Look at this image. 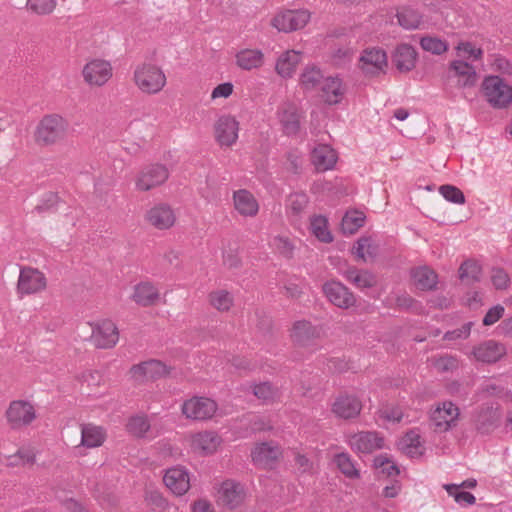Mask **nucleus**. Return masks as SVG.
I'll use <instances>...</instances> for the list:
<instances>
[{"mask_svg": "<svg viewBox=\"0 0 512 512\" xmlns=\"http://www.w3.org/2000/svg\"><path fill=\"white\" fill-rule=\"evenodd\" d=\"M417 53L413 46L400 44L392 56V62L400 72L411 71L416 64Z\"/></svg>", "mask_w": 512, "mask_h": 512, "instance_id": "c756f323", "label": "nucleus"}, {"mask_svg": "<svg viewBox=\"0 0 512 512\" xmlns=\"http://www.w3.org/2000/svg\"><path fill=\"white\" fill-rule=\"evenodd\" d=\"M281 454L280 447L274 442H263L252 450V461L261 468H272Z\"/></svg>", "mask_w": 512, "mask_h": 512, "instance_id": "412c9836", "label": "nucleus"}, {"mask_svg": "<svg viewBox=\"0 0 512 512\" xmlns=\"http://www.w3.org/2000/svg\"><path fill=\"white\" fill-rule=\"evenodd\" d=\"M211 305L219 311H228L233 304L232 296L225 290L210 293Z\"/></svg>", "mask_w": 512, "mask_h": 512, "instance_id": "3c124183", "label": "nucleus"}, {"mask_svg": "<svg viewBox=\"0 0 512 512\" xmlns=\"http://www.w3.org/2000/svg\"><path fill=\"white\" fill-rule=\"evenodd\" d=\"M505 309L502 305L497 304L491 307L483 318V325L491 326L499 321L504 315Z\"/></svg>", "mask_w": 512, "mask_h": 512, "instance_id": "680f3d73", "label": "nucleus"}, {"mask_svg": "<svg viewBox=\"0 0 512 512\" xmlns=\"http://www.w3.org/2000/svg\"><path fill=\"white\" fill-rule=\"evenodd\" d=\"M459 416V408L452 402H444L431 414L430 421L437 432H446L456 425Z\"/></svg>", "mask_w": 512, "mask_h": 512, "instance_id": "2eb2a0df", "label": "nucleus"}, {"mask_svg": "<svg viewBox=\"0 0 512 512\" xmlns=\"http://www.w3.org/2000/svg\"><path fill=\"white\" fill-rule=\"evenodd\" d=\"M150 429V423L146 415H135L128 419L126 430L137 438L145 437Z\"/></svg>", "mask_w": 512, "mask_h": 512, "instance_id": "79ce46f5", "label": "nucleus"}, {"mask_svg": "<svg viewBox=\"0 0 512 512\" xmlns=\"http://www.w3.org/2000/svg\"><path fill=\"white\" fill-rule=\"evenodd\" d=\"M372 247V240L368 237L360 238L356 245L353 248V253L356 255L359 259H362L363 261H367V257H365V249Z\"/></svg>", "mask_w": 512, "mask_h": 512, "instance_id": "338daca9", "label": "nucleus"}, {"mask_svg": "<svg viewBox=\"0 0 512 512\" xmlns=\"http://www.w3.org/2000/svg\"><path fill=\"white\" fill-rule=\"evenodd\" d=\"M322 291L333 305L341 309H349L356 304V297L348 287L337 280H330L323 284Z\"/></svg>", "mask_w": 512, "mask_h": 512, "instance_id": "f8f14e48", "label": "nucleus"}, {"mask_svg": "<svg viewBox=\"0 0 512 512\" xmlns=\"http://www.w3.org/2000/svg\"><path fill=\"white\" fill-rule=\"evenodd\" d=\"M168 177L169 171L165 165H148L139 172L135 186L137 190L146 192L165 183Z\"/></svg>", "mask_w": 512, "mask_h": 512, "instance_id": "9d476101", "label": "nucleus"}, {"mask_svg": "<svg viewBox=\"0 0 512 512\" xmlns=\"http://www.w3.org/2000/svg\"><path fill=\"white\" fill-rule=\"evenodd\" d=\"M471 323H465L460 328L454 329L452 331H447L444 334V339L447 341H453L457 339H466L470 335L471 331Z\"/></svg>", "mask_w": 512, "mask_h": 512, "instance_id": "0e129e2a", "label": "nucleus"}, {"mask_svg": "<svg viewBox=\"0 0 512 512\" xmlns=\"http://www.w3.org/2000/svg\"><path fill=\"white\" fill-rule=\"evenodd\" d=\"M310 230L312 234L323 243H330L333 240L328 230V221L322 215H315L311 218Z\"/></svg>", "mask_w": 512, "mask_h": 512, "instance_id": "a19ab883", "label": "nucleus"}, {"mask_svg": "<svg viewBox=\"0 0 512 512\" xmlns=\"http://www.w3.org/2000/svg\"><path fill=\"white\" fill-rule=\"evenodd\" d=\"M443 487L459 504L466 503L468 505H473L476 501V498L472 493L459 491V486L457 484H445Z\"/></svg>", "mask_w": 512, "mask_h": 512, "instance_id": "603ef678", "label": "nucleus"}, {"mask_svg": "<svg viewBox=\"0 0 512 512\" xmlns=\"http://www.w3.org/2000/svg\"><path fill=\"white\" fill-rule=\"evenodd\" d=\"M311 14L306 9L286 10L278 13L271 21V25L280 32H291L302 29L310 20Z\"/></svg>", "mask_w": 512, "mask_h": 512, "instance_id": "6e6552de", "label": "nucleus"}, {"mask_svg": "<svg viewBox=\"0 0 512 512\" xmlns=\"http://www.w3.org/2000/svg\"><path fill=\"white\" fill-rule=\"evenodd\" d=\"M112 75L110 62L103 59H93L82 69L84 81L90 86L101 87L111 79Z\"/></svg>", "mask_w": 512, "mask_h": 512, "instance_id": "9b49d317", "label": "nucleus"}, {"mask_svg": "<svg viewBox=\"0 0 512 512\" xmlns=\"http://www.w3.org/2000/svg\"><path fill=\"white\" fill-rule=\"evenodd\" d=\"M320 88L322 91V98L328 105L339 104L343 100L347 91L343 80L338 76L325 77Z\"/></svg>", "mask_w": 512, "mask_h": 512, "instance_id": "bb28decb", "label": "nucleus"}, {"mask_svg": "<svg viewBox=\"0 0 512 512\" xmlns=\"http://www.w3.org/2000/svg\"><path fill=\"white\" fill-rule=\"evenodd\" d=\"M334 462L338 469L350 479H357L360 477L359 470L355 467V463L348 453H339L334 457Z\"/></svg>", "mask_w": 512, "mask_h": 512, "instance_id": "37998d69", "label": "nucleus"}, {"mask_svg": "<svg viewBox=\"0 0 512 512\" xmlns=\"http://www.w3.org/2000/svg\"><path fill=\"white\" fill-rule=\"evenodd\" d=\"M146 220L153 227L159 230H165L174 225L176 216L169 205L158 204L148 210Z\"/></svg>", "mask_w": 512, "mask_h": 512, "instance_id": "cd10ccee", "label": "nucleus"}, {"mask_svg": "<svg viewBox=\"0 0 512 512\" xmlns=\"http://www.w3.org/2000/svg\"><path fill=\"white\" fill-rule=\"evenodd\" d=\"M136 380H155L169 373L165 364L158 360H149L132 366L130 370Z\"/></svg>", "mask_w": 512, "mask_h": 512, "instance_id": "5701e85b", "label": "nucleus"}, {"mask_svg": "<svg viewBox=\"0 0 512 512\" xmlns=\"http://www.w3.org/2000/svg\"><path fill=\"white\" fill-rule=\"evenodd\" d=\"M411 276L417 288L423 291L433 290L436 288L438 277L430 268L423 266L412 270Z\"/></svg>", "mask_w": 512, "mask_h": 512, "instance_id": "e433bc0d", "label": "nucleus"}, {"mask_svg": "<svg viewBox=\"0 0 512 512\" xmlns=\"http://www.w3.org/2000/svg\"><path fill=\"white\" fill-rule=\"evenodd\" d=\"M163 481L178 496L184 495L190 488L189 473L181 466L167 469Z\"/></svg>", "mask_w": 512, "mask_h": 512, "instance_id": "4be33fe9", "label": "nucleus"}, {"mask_svg": "<svg viewBox=\"0 0 512 512\" xmlns=\"http://www.w3.org/2000/svg\"><path fill=\"white\" fill-rule=\"evenodd\" d=\"M58 202V195L53 192H48L42 197L39 204L35 206L34 210L39 214L55 212L57 210Z\"/></svg>", "mask_w": 512, "mask_h": 512, "instance_id": "5fc2aeb1", "label": "nucleus"}, {"mask_svg": "<svg viewBox=\"0 0 512 512\" xmlns=\"http://www.w3.org/2000/svg\"><path fill=\"white\" fill-rule=\"evenodd\" d=\"M342 275L345 279L358 289L373 288L377 284V277L372 272L357 267H349Z\"/></svg>", "mask_w": 512, "mask_h": 512, "instance_id": "7c9ffc66", "label": "nucleus"}, {"mask_svg": "<svg viewBox=\"0 0 512 512\" xmlns=\"http://www.w3.org/2000/svg\"><path fill=\"white\" fill-rule=\"evenodd\" d=\"M234 207L239 214L245 217H254L259 210V204L251 192L240 189L233 194Z\"/></svg>", "mask_w": 512, "mask_h": 512, "instance_id": "c85d7f7f", "label": "nucleus"}, {"mask_svg": "<svg viewBox=\"0 0 512 512\" xmlns=\"http://www.w3.org/2000/svg\"><path fill=\"white\" fill-rule=\"evenodd\" d=\"M11 458L13 459V461L10 462L11 465L32 464L35 461L34 453L27 449H19Z\"/></svg>", "mask_w": 512, "mask_h": 512, "instance_id": "69168bd1", "label": "nucleus"}, {"mask_svg": "<svg viewBox=\"0 0 512 512\" xmlns=\"http://www.w3.org/2000/svg\"><path fill=\"white\" fill-rule=\"evenodd\" d=\"M217 403L207 397H193L182 405V413L188 418L197 421L211 419L217 411Z\"/></svg>", "mask_w": 512, "mask_h": 512, "instance_id": "1a4fd4ad", "label": "nucleus"}, {"mask_svg": "<svg viewBox=\"0 0 512 512\" xmlns=\"http://www.w3.org/2000/svg\"><path fill=\"white\" fill-rule=\"evenodd\" d=\"M239 123L230 116L219 117L215 123V138L220 146H232L238 139Z\"/></svg>", "mask_w": 512, "mask_h": 512, "instance_id": "6ab92c4d", "label": "nucleus"}, {"mask_svg": "<svg viewBox=\"0 0 512 512\" xmlns=\"http://www.w3.org/2000/svg\"><path fill=\"white\" fill-rule=\"evenodd\" d=\"M132 298L138 305L148 307L159 299V291L152 283L141 282L135 286Z\"/></svg>", "mask_w": 512, "mask_h": 512, "instance_id": "f704fd0d", "label": "nucleus"}, {"mask_svg": "<svg viewBox=\"0 0 512 512\" xmlns=\"http://www.w3.org/2000/svg\"><path fill=\"white\" fill-rule=\"evenodd\" d=\"M253 394L264 403L275 401L278 397V390L269 382L254 385Z\"/></svg>", "mask_w": 512, "mask_h": 512, "instance_id": "09e8293b", "label": "nucleus"}, {"mask_svg": "<svg viewBox=\"0 0 512 512\" xmlns=\"http://www.w3.org/2000/svg\"><path fill=\"white\" fill-rule=\"evenodd\" d=\"M302 53L295 50H288L282 53L276 61L275 70L283 78H291L295 73L297 65L301 62Z\"/></svg>", "mask_w": 512, "mask_h": 512, "instance_id": "2f4dec72", "label": "nucleus"}, {"mask_svg": "<svg viewBox=\"0 0 512 512\" xmlns=\"http://www.w3.org/2000/svg\"><path fill=\"white\" fill-rule=\"evenodd\" d=\"M363 408L361 399L347 392L340 393L331 404V412L336 418L342 420L356 419Z\"/></svg>", "mask_w": 512, "mask_h": 512, "instance_id": "423d86ee", "label": "nucleus"}, {"mask_svg": "<svg viewBox=\"0 0 512 512\" xmlns=\"http://www.w3.org/2000/svg\"><path fill=\"white\" fill-rule=\"evenodd\" d=\"M403 445L406 453L410 457L422 455L420 435L416 431H409L403 437Z\"/></svg>", "mask_w": 512, "mask_h": 512, "instance_id": "8fccbe9b", "label": "nucleus"}, {"mask_svg": "<svg viewBox=\"0 0 512 512\" xmlns=\"http://www.w3.org/2000/svg\"><path fill=\"white\" fill-rule=\"evenodd\" d=\"M337 159L336 151L328 144H318L311 151V162L318 172L333 169Z\"/></svg>", "mask_w": 512, "mask_h": 512, "instance_id": "a878e982", "label": "nucleus"}, {"mask_svg": "<svg viewBox=\"0 0 512 512\" xmlns=\"http://www.w3.org/2000/svg\"><path fill=\"white\" fill-rule=\"evenodd\" d=\"M350 448L356 453L371 454L384 448L385 439L376 431H361L348 436Z\"/></svg>", "mask_w": 512, "mask_h": 512, "instance_id": "0eeeda50", "label": "nucleus"}, {"mask_svg": "<svg viewBox=\"0 0 512 512\" xmlns=\"http://www.w3.org/2000/svg\"><path fill=\"white\" fill-rule=\"evenodd\" d=\"M26 6L35 14L48 15L55 9L56 0H27Z\"/></svg>", "mask_w": 512, "mask_h": 512, "instance_id": "864d4df0", "label": "nucleus"}, {"mask_svg": "<svg viewBox=\"0 0 512 512\" xmlns=\"http://www.w3.org/2000/svg\"><path fill=\"white\" fill-rule=\"evenodd\" d=\"M398 24L405 30L428 28V22L423 14L409 5L401 6L396 13Z\"/></svg>", "mask_w": 512, "mask_h": 512, "instance_id": "b1692460", "label": "nucleus"}, {"mask_svg": "<svg viewBox=\"0 0 512 512\" xmlns=\"http://www.w3.org/2000/svg\"><path fill=\"white\" fill-rule=\"evenodd\" d=\"M491 282L495 289L497 290H506L510 286V276L509 274L501 267H494L491 270Z\"/></svg>", "mask_w": 512, "mask_h": 512, "instance_id": "6e6d98bb", "label": "nucleus"}, {"mask_svg": "<svg viewBox=\"0 0 512 512\" xmlns=\"http://www.w3.org/2000/svg\"><path fill=\"white\" fill-rule=\"evenodd\" d=\"M193 447L205 454L214 452L218 445V437L213 432L198 433L193 437Z\"/></svg>", "mask_w": 512, "mask_h": 512, "instance_id": "ea45409f", "label": "nucleus"}, {"mask_svg": "<svg viewBox=\"0 0 512 512\" xmlns=\"http://www.w3.org/2000/svg\"><path fill=\"white\" fill-rule=\"evenodd\" d=\"M320 336V332L316 326L306 320H298L294 322L290 337L292 342L299 347H314L315 340Z\"/></svg>", "mask_w": 512, "mask_h": 512, "instance_id": "f3484780", "label": "nucleus"}, {"mask_svg": "<svg viewBox=\"0 0 512 512\" xmlns=\"http://www.w3.org/2000/svg\"><path fill=\"white\" fill-rule=\"evenodd\" d=\"M357 66L365 77L378 76L385 72L387 54L381 48H367L362 51Z\"/></svg>", "mask_w": 512, "mask_h": 512, "instance_id": "39448f33", "label": "nucleus"}, {"mask_svg": "<svg viewBox=\"0 0 512 512\" xmlns=\"http://www.w3.org/2000/svg\"><path fill=\"white\" fill-rule=\"evenodd\" d=\"M119 333L116 325L110 320H103L92 330L91 341L100 349H109L116 345Z\"/></svg>", "mask_w": 512, "mask_h": 512, "instance_id": "dca6fc26", "label": "nucleus"}, {"mask_svg": "<svg viewBox=\"0 0 512 512\" xmlns=\"http://www.w3.org/2000/svg\"><path fill=\"white\" fill-rule=\"evenodd\" d=\"M501 419V411L499 405L482 404L479 406L474 415L473 422L475 428L481 434H488L498 427Z\"/></svg>", "mask_w": 512, "mask_h": 512, "instance_id": "ddd939ff", "label": "nucleus"}, {"mask_svg": "<svg viewBox=\"0 0 512 512\" xmlns=\"http://www.w3.org/2000/svg\"><path fill=\"white\" fill-rule=\"evenodd\" d=\"M105 436L102 427L86 424L81 429V444L87 448L99 447L105 441Z\"/></svg>", "mask_w": 512, "mask_h": 512, "instance_id": "4c0bfd02", "label": "nucleus"}, {"mask_svg": "<svg viewBox=\"0 0 512 512\" xmlns=\"http://www.w3.org/2000/svg\"><path fill=\"white\" fill-rule=\"evenodd\" d=\"M420 46L423 50L435 55H441L448 49L446 41L437 37L424 36L420 39Z\"/></svg>", "mask_w": 512, "mask_h": 512, "instance_id": "de8ad7c7", "label": "nucleus"}, {"mask_svg": "<svg viewBox=\"0 0 512 512\" xmlns=\"http://www.w3.org/2000/svg\"><path fill=\"white\" fill-rule=\"evenodd\" d=\"M5 416L10 428L19 430L30 425L36 419V411L30 402L14 400L10 402Z\"/></svg>", "mask_w": 512, "mask_h": 512, "instance_id": "20e7f679", "label": "nucleus"}, {"mask_svg": "<svg viewBox=\"0 0 512 512\" xmlns=\"http://www.w3.org/2000/svg\"><path fill=\"white\" fill-rule=\"evenodd\" d=\"M135 86L144 94L155 95L163 90L167 83L164 71L152 63H142L133 72Z\"/></svg>", "mask_w": 512, "mask_h": 512, "instance_id": "7ed1b4c3", "label": "nucleus"}, {"mask_svg": "<svg viewBox=\"0 0 512 512\" xmlns=\"http://www.w3.org/2000/svg\"><path fill=\"white\" fill-rule=\"evenodd\" d=\"M450 71L458 78L460 87H472L477 80L475 67L465 61L455 60L450 63Z\"/></svg>", "mask_w": 512, "mask_h": 512, "instance_id": "473e14b6", "label": "nucleus"}, {"mask_svg": "<svg viewBox=\"0 0 512 512\" xmlns=\"http://www.w3.org/2000/svg\"><path fill=\"white\" fill-rule=\"evenodd\" d=\"M459 277L468 283L479 282L481 279V266L474 260H466L459 267Z\"/></svg>", "mask_w": 512, "mask_h": 512, "instance_id": "c03bdc74", "label": "nucleus"}, {"mask_svg": "<svg viewBox=\"0 0 512 512\" xmlns=\"http://www.w3.org/2000/svg\"><path fill=\"white\" fill-rule=\"evenodd\" d=\"M245 496L243 485L233 480L224 481L218 490V502L230 509L239 507Z\"/></svg>", "mask_w": 512, "mask_h": 512, "instance_id": "a211bd4d", "label": "nucleus"}, {"mask_svg": "<svg viewBox=\"0 0 512 512\" xmlns=\"http://www.w3.org/2000/svg\"><path fill=\"white\" fill-rule=\"evenodd\" d=\"M440 194L449 202L454 204H464L465 196L463 192L453 185H442L439 187Z\"/></svg>", "mask_w": 512, "mask_h": 512, "instance_id": "4d7b16f0", "label": "nucleus"}, {"mask_svg": "<svg viewBox=\"0 0 512 512\" xmlns=\"http://www.w3.org/2000/svg\"><path fill=\"white\" fill-rule=\"evenodd\" d=\"M365 217L362 213H346L342 219L341 229L345 234H354L364 225Z\"/></svg>", "mask_w": 512, "mask_h": 512, "instance_id": "49530a36", "label": "nucleus"}, {"mask_svg": "<svg viewBox=\"0 0 512 512\" xmlns=\"http://www.w3.org/2000/svg\"><path fill=\"white\" fill-rule=\"evenodd\" d=\"M232 93H233V84L230 82H225V83L219 84L218 86H216L213 89L211 97L213 99L220 98V97L227 98Z\"/></svg>", "mask_w": 512, "mask_h": 512, "instance_id": "774afa93", "label": "nucleus"}, {"mask_svg": "<svg viewBox=\"0 0 512 512\" xmlns=\"http://www.w3.org/2000/svg\"><path fill=\"white\" fill-rule=\"evenodd\" d=\"M431 366L439 373L454 372L459 367V360L452 355L434 356L430 359Z\"/></svg>", "mask_w": 512, "mask_h": 512, "instance_id": "a18cd8bd", "label": "nucleus"}, {"mask_svg": "<svg viewBox=\"0 0 512 512\" xmlns=\"http://www.w3.org/2000/svg\"><path fill=\"white\" fill-rule=\"evenodd\" d=\"M457 50L460 55H467L472 57L474 60L481 59L483 56V50L476 48L471 42H461L457 46Z\"/></svg>", "mask_w": 512, "mask_h": 512, "instance_id": "e2e57ef3", "label": "nucleus"}, {"mask_svg": "<svg viewBox=\"0 0 512 512\" xmlns=\"http://www.w3.org/2000/svg\"><path fill=\"white\" fill-rule=\"evenodd\" d=\"M490 69L502 78L512 82V61L499 53L488 55Z\"/></svg>", "mask_w": 512, "mask_h": 512, "instance_id": "58836bf2", "label": "nucleus"}, {"mask_svg": "<svg viewBox=\"0 0 512 512\" xmlns=\"http://www.w3.org/2000/svg\"><path fill=\"white\" fill-rule=\"evenodd\" d=\"M325 79L321 69L316 65H307L300 74L299 84L304 91H313L321 87Z\"/></svg>", "mask_w": 512, "mask_h": 512, "instance_id": "c9c22d12", "label": "nucleus"}, {"mask_svg": "<svg viewBox=\"0 0 512 512\" xmlns=\"http://www.w3.org/2000/svg\"><path fill=\"white\" fill-rule=\"evenodd\" d=\"M379 416L387 421L400 422L403 412L398 406H385L379 410Z\"/></svg>", "mask_w": 512, "mask_h": 512, "instance_id": "052dcab7", "label": "nucleus"}, {"mask_svg": "<svg viewBox=\"0 0 512 512\" xmlns=\"http://www.w3.org/2000/svg\"><path fill=\"white\" fill-rule=\"evenodd\" d=\"M68 131L67 119L57 113L47 114L37 124L34 139L40 146H52L64 141Z\"/></svg>", "mask_w": 512, "mask_h": 512, "instance_id": "f257e3e1", "label": "nucleus"}, {"mask_svg": "<svg viewBox=\"0 0 512 512\" xmlns=\"http://www.w3.org/2000/svg\"><path fill=\"white\" fill-rule=\"evenodd\" d=\"M235 58L236 64L246 71L258 69L264 64V54L259 49H242Z\"/></svg>", "mask_w": 512, "mask_h": 512, "instance_id": "72a5a7b5", "label": "nucleus"}, {"mask_svg": "<svg viewBox=\"0 0 512 512\" xmlns=\"http://www.w3.org/2000/svg\"><path fill=\"white\" fill-rule=\"evenodd\" d=\"M277 118L285 135H296L300 130V118L298 107L292 102H284L278 107Z\"/></svg>", "mask_w": 512, "mask_h": 512, "instance_id": "aec40b11", "label": "nucleus"}, {"mask_svg": "<svg viewBox=\"0 0 512 512\" xmlns=\"http://www.w3.org/2000/svg\"><path fill=\"white\" fill-rule=\"evenodd\" d=\"M47 281L45 275L38 269L23 267L20 270L17 291L21 295H30L38 293L46 288Z\"/></svg>", "mask_w": 512, "mask_h": 512, "instance_id": "4468645a", "label": "nucleus"}, {"mask_svg": "<svg viewBox=\"0 0 512 512\" xmlns=\"http://www.w3.org/2000/svg\"><path fill=\"white\" fill-rule=\"evenodd\" d=\"M505 392V388L491 380L483 382L479 387V393L486 396L501 397Z\"/></svg>", "mask_w": 512, "mask_h": 512, "instance_id": "bf43d9fd", "label": "nucleus"}, {"mask_svg": "<svg viewBox=\"0 0 512 512\" xmlns=\"http://www.w3.org/2000/svg\"><path fill=\"white\" fill-rule=\"evenodd\" d=\"M507 353L506 346L495 340H487L477 346L473 354L478 361L483 363H496Z\"/></svg>", "mask_w": 512, "mask_h": 512, "instance_id": "393cba45", "label": "nucleus"}, {"mask_svg": "<svg viewBox=\"0 0 512 512\" xmlns=\"http://www.w3.org/2000/svg\"><path fill=\"white\" fill-rule=\"evenodd\" d=\"M481 90L488 104L494 109H506L512 104V85L500 75L485 76Z\"/></svg>", "mask_w": 512, "mask_h": 512, "instance_id": "f03ea898", "label": "nucleus"}, {"mask_svg": "<svg viewBox=\"0 0 512 512\" xmlns=\"http://www.w3.org/2000/svg\"><path fill=\"white\" fill-rule=\"evenodd\" d=\"M289 208L294 215L300 214L308 204V197L304 193H293L288 199Z\"/></svg>", "mask_w": 512, "mask_h": 512, "instance_id": "13d9d810", "label": "nucleus"}]
</instances>
